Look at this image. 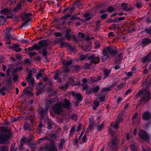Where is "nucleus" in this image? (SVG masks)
<instances>
[{
	"label": "nucleus",
	"mask_w": 151,
	"mask_h": 151,
	"mask_svg": "<svg viewBox=\"0 0 151 151\" xmlns=\"http://www.w3.org/2000/svg\"><path fill=\"white\" fill-rule=\"evenodd\" d=\"M147 58L146 57V56L143 58H142V60L143 62H145L146 61H147Z\"/></svg>",
	"instance_id": "nucleus-60"
},
{
	"label": "nucleus",
	"mask_w": 151,
	"mask_h": 151,
	"mask_svg": "<svg viewBox=\"0 0 151 151\" xmlns=\"http://www.w3.org/2000/svg\"><path fill=\"white\" fill-rule=\"evenodd\" d=\"M3 124L4 125H9V122L7 121H5L3 122Z\"/></svg>",
	"instance_id": "nucleus-63"
},
{
	"label": "nucleus",
	"mask_w": 151,
	"mask_h": 151,
	"mask_svg": "<svg viewBox=\"0 0 151 151\" xmlns=\"http://www.w3.org/2000/svg\"><path fill=\"white\" fill-rule=\"evenodd\" d=\"M23 92L24 93V94L26 93V95L29 94V95L31 96H32L33 95V93L31 91L27 89H24L23 90Z\"/></svg>",
	"instance_id": "nucleus-26"
},
{
	"label": "nucleus",
	"mask_w": 151,
	"mask_h": 151,
	"mask_svg": "<svg viewBox=\"0 0 151 151\" xmlns=\"http://www.w3.org/2000/svg\"><path fill=\"white\" fill-rule=\"evenodd\" d=\"M48 45L46 40H44L39 42L37 44H35L34 45L28 48V51H32L36 49L39 51L40 54H42L43 55L46 57L47 56V49Z\"/></svg>",
	"instance_id": "nucleus-1"
},
{
	"label": "nucleus",
	"mask_w": 151,
	"mask_h": 151,
	"mask_svg": "<svg viewBox=\"0 0 151 151\" xmlns=\"http://www.w3.org/2000/svg\"><path fill=\"white\" fill-rule=\"evenodd\" d=\"M12 30V29L11 28H6V30H5V33L9 34V32H10L11 30Z\"/></svg>",
	"instance_id": "nucleus-59"
},
{
	"label": "nucleus",
	"mask_w": 151,
	"mask_h": 151,
	"mask_svg": "<svg viewBox=\"0 0 151 151\" xmlns=\"http://www.w3.org/2000/svg\"><path fill=\"white\" fill-rule=\"evenodd\" d=\"M113 22L114 23H117L118 22V17H116L114 19H112L111 22Z\"/></svg>",
	"instance_id": "nucleus-46"
},
{
	"label": "nucleus",
	"mask_w": 151,
	"mask_h": 151,
	"mask_svg": "<svg viewBox=\"0 0 151 151\" xmlns=\"http://www.w3.org/2000/svg\"><path fill=\"white\" fill-rule=\"evenodd\" d=\"M143 118L145 120H149L151 117V114L149 112H145L143 115Z\"/></svg>",
	"instance_id": "nucleus-8"
},
{
	"label": "nucleus",
	"mask_w": 151,
	"mask_h": 151,
	"mask_svg": "<svg viewBox=\"0 0 151 151\" xmlns=\"http://www.w3.org/2000/svg\"><path fill=\"white\" fill-rule=\"evenodd\" d=\"M125 74L128 76H131L132 75V73L131 72L125 73Z\"/></svg>",
	"instance_id": "nucleus-53"
},
{
	"label": "nucleus",
	"mask_w": 151,
	"mask_h": 151,
	"mask_svg": "<svg viewBox=\"0 0 151 151\" xmlns=\"http://www.w3.org/2000/svg\"><path fill=\"white\" fill-rule=\"evenodd\" d=\"M7 131V129L6 128L4 127H0V132H6Z\"/></svg>",
	"instance_id": "nucleus-35"
},
{
	"label": "nucleus",
	"mask_w": 151,
	"mask_h": 151,
	"mask_svg": "<svg viewBox=\"0 0 151 151\" xmlns=\"http://www.w3.org/2000/svg\"><path fill=\"white\" fill-rule=\"evenodd\" d=\"M99 89V86H97L96 87H93L92 88V91L94 92H96L98 91Z\"/></svg>",
	"instance_id": "nucleus-32"
},
{
	"label": "nucleus",
	"mask_w": 151,
	"mask_h": 151,
	"mask_svg": "<svg viewBox=\"0 0 151 151\" xmlns=\"http://www.w3.org/2000/svg\"><path fill=\"white\" fill-rule=\"evenodd\" d=\"M63 63L64 65H68L72 64V60H71L69 61L65 60L64 61H63Z\"/></svg>",
	"instance_id": "nucleus-25"
},
{
	"label": "nucleus",
	"mask_w": 151,
	"mask_h": 151,
	"mask_svg": "<svg viewBox=\"0 0 151 151\" xmlns=\"http://www.w3.org/2000/svg\"><path fill=\"white\" fill-rule=\"evenodd\" d=\"M55 123L51 120H49L48 122V126L47 128L50 129H52V126L54 125Z\"/></svg>",
	"instance_id": "nucleus-15"
},
{
	"label": "nucleus",
	"mask_w": 151,
	"mask_h": 151,
	"mask_svg": "<svg viewBox=\"0 0 151 151\" xmlns=\"http://www.w3.org/2000/svg\"><path fill=\"white\" fill-rule=\"evenodd\" d=\"M105 98V96H101L99 98V100L101 101H104Z\"/></svg>",
	"instance_id": "nucleus-56"
},
{
	"label": "nucleus",
	"mask_w": 151,
	"mask_h": 151,
	"mask_svg": "<svg viewBox=\"0 0 151 151\" xmlns=\"http://www.w3.org/2000/svg\"><path fill=\"white\" fill-rule=\"evenodd\" d=\"M32 70H29V73L27 75L26 79L27 81L31 79H32L33 78H32Z\"/></svg>",
	"instance_id": "nucleus-21"
},
{
	"label": "nucleus",
	"mask_w": 151,
	"mask_h": 151,
	"mask_svg": "<svg viewBox=\"0 0 151 151\" xmlns=\"http://www.w3.org/2000/svg\"><path fill=\"white\" fill-rule=\"evenodd\" d=\"M54 35H55L56 37H59L62 35L61 33H60L59 32L55 33L54 34Z\"/></svg>",
	"instance_id": "nucleus-54"
},
{
	"label": "nucleus",
	"mask_w": 151,
	"mask_h": 151,
	"mask_svg": "<svg viewBox=\"0 0 151 151\" xmlns=\"http://www.w3.org/2000/svg\"><path fill=\"white\" fill-rule=\"evenodd\" d=\"M24 129L26 130L29 128V125L27 123H25L24 125Z\"/></svg>",
	"instance_id": "nucleus-40"
},
{
	"label": "nucleus",
	"mask_w": 151,
	"mask_h": 151,
	"mask_svg": "<svg viewBox=\"0 0 151 151\" xmlns=\"http://www.w3.org/2000/svg\"><path fill=\"white\" fill-rule=\"evenodd\" d=\"M27 81L29 82V84L31 85L32 86L33 85V84L35 82L34 78L29 80Z\"/></svg>",
	"instance_id": "nucleus-38"
},
{
	"label": "nucleus",
	"mask_w": 151,
	"mask_h": 151,
	"mask_svg": "<svg viewBox=\"0 0 151 151\" xmlns=\"http://www.w3.org/2000/svg\"><path fill=\"white\" fill-rule=\"evenodd\" d=\"M6 82H7V84L9 85H11V83L12 82L11 79V78H10L9 79H8L6 81Z\"/></svg>",
	"instance_id": "nucleus-57"
},
{
	"label": "nucleus",
	"mask_w": 151,
	"mask_h": 151,
	"mask_svg": "<svg viewBox=\"0 0 151 151\" xmlns=\"http://www.w3.org/2000/svg\"><path fill=\"white\" fill-rule=\"evenodd\" d=\"M110 89L109 88H103L101 90V91L102 92H105L106 91H109Z\"/></svg>",
	"instance_id": "nucleus-48"
},
{
	"label": "nucleus",
	"mask_w": 151,
	"mask_h": 151,
	"mask_svg": "<svg viewBox=\"0 0 151 151\" xmlns=\"http://www.w3.org/2000/svg\"><path fill=\"white\" fill-rule=\"evenodd\" d=\"M19 117H15V118H13V119L12 121V122H15V121H18V120H19Z\"/></svg>",
	"instance_id": "nucleus-52"
},
{
	"label": "nucleus",
	"mask_w": 151,
	"mask_h": 151,
	"mask_svg": "<svg viewBox=\"0 0 151 151\" xmlns=\"http://www.w3.org/2000/svg\"><path fill=\"white\" fill-rule=\"evenodd\" d=\"M88 59L89 60H91L95 64H97L100 62V58L99 57H95L94 55H92L89 56Z\"/></svg>",
	"instance_id": "nucleus-7"
},
{
	"label": "nucleus",
	"mask_w": 151,
	"mask_h": 151,
	"mask_svg": "<svg viewBox=\"0 0 151 151\" xmlns=\"http://www.w3.org/2000/svg\"><path fill=\"white\" fill-rule=\"evenodd\" d=\"M121 7L123 10L126 11L131 10L133 9L132 8V7H128L127 5L124 3H122V4Z\"/></svg>",
	"instance_id": "nucleus-11"
},
{
	"label": "nucleus",
	"mask_w": 151,
	"mask_h": 151,
	"mask_svg": "<svg viewBox=\"0 0 151 151\" xmlns=\"http://www.w3.org/2000/svg\"><path fill=\"white\" fill-rule=\"evenodd\" d=\"M29 142V140L26 138V137H23L21 139V142Z\"/></svg>",
	"instance_id": "nucleus-33"
},
{
	"label": "nucleus",
	"mask_w": 151,
	"mask_h": 151,
	"mask_svg": "<svg viewBox=\"0 0 151 151\" xmlns=\"http://www.w3.org/2000/svg\"><path fill=\"white\" fill-rule=\"evenodd\" d=\"M70 70L68 68H65L63 69V72L65 73H68L69 72Z\"/></svg>",
	"instance_id": "nucleus-49"
},
{
	"label": "nucleus",
	"mask_w": 151,
	"mask_h": 151,
	"mask_svg": "<svg viewBox=\"0 0 151 151\" xmlns=\"http://www.w3.org/2000/svg\"><path fill=\"white\" fill-rule=\"evenodd\" d=\"M68 50L71 51H74L75 50V48L74 47L70 45H68Z\"/></svg>",
	"instance_id": "nucleus-37"
},
{
	"label": "nucleus",
	"mask_w": 151,
	"mask_h": 151,
	"mask_svg": "<svg viewBox=\"0 0 151 151\" xmlns=\"http://www.w3.org/2000/svg\"><path fill=\"white\" fill-rule=\"evenodd\" d=\"M69 84L71 85H75L76 84L74 83L73 80L72 78H69L68 79Z\"/></svg>",
	"instance_id": "nucleus-36"
},
{
	"label": "nucleus",
	"mask_w": 151,
	"mask_h": 151,
	"mask_svg": "<svg viewBox=\"0 0 151 151\" xmlns=\"http://www.w3.org/2000/svg\"><path fill=\"white\" fill-rule=\"evenodd\" d=\"M9 137L7 135L0 134V144H7L9 142Z\"/></svg>",
	"instance_id": "nucleus-3"
},
{
	"label": "nucleus",
	"mask_w": 151,
	"mask_h": 151,
	"mask_svg": "<svg viewBox=\"0 0 151 151\" xmlns=\"http://www.w3.org/2000/svg\"><path fill=\"white\" fill-rule=\"evenodd\" d=\"M107 14H104L101 16V18L102 19H105L107 17Z\"/></svg>",
	"instance_id": "nucleus-51"
},
{
	"label": "nucleus",
	"mask_w": 151,
	"mask_h": 151,
	"mask_svg": "<svg viewBox=\"0 0 151 151\" xmlns=\"http://www.w3.org/2000/svg\"><path fill=\"white\" fill-rule=\"evenodd\" d=\"M131 151H138V148L134 145H132L130 146Z\"/></svg>",
	"instance_id": "nucleus-24"
},
{
	"label": "nucleus",
	"mask_w": 151,
	"mask_h": 151,
	"mask_svg": "<svg viewBox=\"0 0 151 151\" xmlns=\"http://www.w3.org/2000/svg\"><path fill=\"white\" fill-rule=\"evenodd\" d=\"M125 85V83H122L119 86V87L120 88H122L124 87Z\"/></svg>",
	"instance_id": "nucleus-58"
},
{
	"label": "nucleus",
	"mask_w": 151,
	"mask_h": 151,
	"mask_svg": "<svg viewBox=\"0 0 151 151\" xmlns=\"http://www.w3.org/2000/svg\"><path fill=\"white\" fill-rule=\"evenodd\" d=\"M10 68H9L7 69V70L6 71V74L7 75V76H8L9 75L10 72Z\"/></svg>",
	"instance_id": "nucleus-61"
},
{
	"label": "nucleus",
	"mask_w": 151,
	"mask_h": 151,
	"mask_svg": "<svg viewBox=\"0 0 151 151\" xmlns=\"http://www.w3.org/2000/svg\"><path fill=\"white\" fill-rule=\"evenodd\" d=\"M75 126H74L73 127H72L70 131L69 135L70 136H72L74 132L75 131Z\"/></svg>",
	"instance_id": "nucleus-30"
},
{
	"label": "nucleus",
	"mask_w": 151,
	"mask_h": 151,
	"mask_svg": "<svg viewBox=\"0 0 151 151\" xmlns=\"http://www.w3.org/2000/svg\"><path fill=\"white\" fill-rule=\"evenodd\" d=\"M42 76V74L41 73H38L36 76V78L37 79H39L40 77Z\"/></svg>",
	"instance_id": "nucleus-50"
},
{
	"label": "nucleus",
	"mask_w": 151,
	"mask_h": 151,
	"mask_svg": "<svg viewBox=\"0 0 151 151\" xmlns=\"http://www.w3.org/2000/svg\"><path fill=\"white\" fill-rule=\"evenodd\" d=\"M8 148L6 146L1 147H0V151H8Z\"/></svg>",
	"instance_id": "nucleus-28"
},
{
	"label": "nucleus",
	"mask_w": 151,
	"mask_h": 151,
	"mask_svg": "<svg viewBox=\"0 0 151 151\" xmlns=\"http://www.w3.org/2000/svg\"><path fill=\"white\" fill-rule=\"evenodd\" d=\"M47 109L46 110H44L43 109H40V113L41 115H42L45 114V112L46 111Z\"/></svg>",
	"instance_id": "nucleus-44"
},
{
	"label": "nucleus",
	"mask_w": 151,
	"mask_h": 151,
	"mask_svg": "<svg viewBox=\"0 0 151 151\" xmlns=\"http://www.w3.org/2000/svg\"><path fill=\"white\" fill-rule=\"evenodd\" d=\"M47 138V137H42L39 139L38 140V141L40 143L42 142V141H43L46 140Z\"/></svg>",
	"instance_id": "nucleus-42"
},
{
	"label": "nucleus",
	"mask_w": 151,
	"mask_h": 151,
	"mask_svg": "<svg viewBox=\"0 0 151 151\" xmlns=\"http://www.w3.org/2000/svg\"><path fill=\"white\" fill-rule=\"evenodd\" d=\"M72 95L73 96L76 97L77 100L78 101H81L82 99L81 95L78 93L74 92L73 93Z\"/></svg>",
	"instance_id": "nucleus-14"
},
{
	"label": "nucleus",
	"mask_w": 151,
	"mask_h": 151,
	"mask_svg": "<svg viewBox=\"0 0 151 151\" xmlns=\"http://www.w3.org/2000/svg\"><path fill=\"white\" fill-rule=\"evenodd\" d=\"M22 7V5L21 4H17V6L14 9V10L16 12L19 9H21Z\"/></svg>",
	"instance_id": "nucleus-19"
},
{
	"label": "nucleus",
	"mask_w": 151,
	"mask_h": 151,
	"mask_svg": "<svg viewBox=\"0 0 151 151\" xmlns=\"http://www.w3.org/2000/svg\"><path fill=\"white\" fill-rule=\"evenodd\" d=\"M89 16V14L88 13H86L84 15V17L86 18V19L88 20L91 19V17H88Z\"/></svg>",
	"instance_id": "nucleus-43"
},
{
	"label": "nucleus",
	"mask_w": 151,
	"mask_h": 151,
	"mask_svg": "<svg viewBox=\"0 0 151 151\" xmlns=\"http://www.w3.org/2000/svg\"><path fill=\"white\" fill-rule=\"evenodd\" d=\"M107 52L108 51L107 50V47L106 49H104L103 53L104 55L106 57V58H104L103 56L101 57V59L104 61L105 60H106V58H109V56L108 55Z\"/></svg>",
	"instance_id": "nucleus-10"
},
{
	"label": "nucleus",
	"mask_w": 151,
	"mask_h": 151,
	"mask_svg": "<svg viewBox=\"0 0 151 151\" xmlns=\"http://www.w3.org/2000/svg\"><path fill=\"white\" fill-rule=\"evenodd\" d=\"M47 151H57V149L55 145L52 144L49 147L46 149Z\"/></svg>",
	"instance_id": "nucleus-12"
},
{
	"label": "nucleus",
	"mask_w": 151,
	"mask_h": 151,
	"mask_svg": "<svg viewBox=\"0 0 151 151\" xmlns=\"http://www.w3.org/2000/svg\"><path fill=\"white\" fill-rule=\"evenodd\" d=\"M27 53L29 54L30 57H32L37 55V53L35 52H29L28 51H27Z\"/></svg>",
	"instance_id": "nucleus-34"
},
{
	"label": "nucleus",
	"mask_w": 151,
	"mask_h": 151,
	"mask_svg": "<svg viewBox=\"0 0 151 151\" xmlns=\"http://www.w3.org/2000/svg\"><path fill=\"white\" fill-rule=\"evenodd\" d=\"M13 49L16 52H19L21 50V48L20 47H14Z\"/></svg>",
	"instance_id": "nucleus-45"
},
{
	"label": "nucleus",
	"mask_w": 151,
	"mask_h": 151,
	"mask_svg": "<svg viewBox=\"0 0 151 151\" xmlns=\"http://www.w3.org/2000/svg\"><path fill=\"white\" fill-rule=\"evenodd\" d=\"M114 9L113 7L110 6L107 9V11L109 12H112L114 11Z\"/></svg>",
	"instance_id": "nucleus-47"
},
{
	"label": "nucleus",
	"mask_w": 151,
	"mask_h": 151,
	"mask_svg": "<svg viewBox=\"0 0 151 151\" xmlns=\"http://www.w3.org/2000/svg\"><path fill=\"white\" fill-rule=\"evenodd\" d=\"M122 99L121 97H118L116 100L117 103H119L122 101Z\"/></svg>",
	"instance_id": "nucleus-55"
},
{
	"label": "nucleus",
	"mask_w": 151,
	"mask_h": 151,
	"mask_svg": "<svg viewBox=\"0 0 151 151\" xmlns=\"http://www.w3.org/2000/svg\"><path fill=\"white\" fill-rule=\"evenodd\" d=\"M107 50L110 55L113 56H114L118 53L116 49L109 46L107 47Z\"/></svg>",
	"instance_id": "nucleus-6"
},
{
	"label": "nucleus",
	"mask_w": 151,
	"mask_h": 151,
	"mask_svg": "<svg viewBox=\"0 0 151 151\" xmlns=\"http://www.w3.org/2000/svg\"><path fill=\"white\" fill-rule=\"evenodd\" d=\"M122 119L121 118H119L117 119L116 121V124L114 126V128L115 129L117 128L118 127V124L120 122V121Z\"/></svg>",
	"instance_id": "nucleus-16"
},
{
	"label": "nucleus",
	"mask_w": 151,
	"mask_h": 151,
	"mask_svg": "<svg viewBox=\"0 0 151 151\" xmlns=\"http://www.w3.org/2000/svg\"><path fill=\"white\" fill-rule=\"evenodd\" d=\"M6 33V36L5 37V38L7 40H9L10 38V36L8 35V33Z\"/></svg>",
	"instance_id": "nucleus-64"
},
{
	"label": "nucleus",
	"mask_w": 151,
	"mask_h": 151,
	"mask_svg": "<svg viewBox=\"0 0 151 151\" xmlns=\"http://www.w3.org/2000/svg\"><path fill=\"white\" fill-rule=\"evenodd\" d=\"M9 12L7 9H5L0 11V14H7Z\"/></svg>",
	"instance_id": "nucleus-18"
},
{
	"label": "nucleus",
	"mask_w": 151,
	"mask_h": 151,
	"mask_svg": "<svg viewBox=\"0 0 151 151\" xmlns=\"http://www.w3.org/2000/svg\"><path fill=\"white\" fill-rule=\"evenodd\" d=\"M146 57L147 58V60L148 62H150L151 60V53H149L147 55Z\"/></svg>",
	"instance_id": "nucleus-39"
},
{
	"label": "nucleus",
	"mask_w": 151,
	"mask_h": 151,
	"mask_svg": "<svg viewBox=\"0 0 151 151\" xmlns=\"http://www.w3.org/2000/svg\"><path fill=\"white\" fill-rule=\"evenodd\" d=\"M136 96L141 97V102L146 103L148 101L151 99V94L150 91L147 88L145 89H142L138 93Z\"/></svg>",
	"instance_id": "nucleus-2"
},
{
	"label": "nucleus",
	"mask_w": 151,
	"mask_h": 151,
	"mask_svg": "<svg viewBox=\"0 0 151 151\" xmlns=\"http://www.w3.org/2000/svg\"><path fill=\"white\" fill-rule=\"evenodd\" d=\"M6 20L5 17L2 15L0 16V24H4L6 22Z\"/></svg>",
	"instance_id": "nucleus-20"
},
{
	"label": "nucleus",
	"mask_w": 151,
	"mask_h": 151,
	"mask_svg": "<svg viewBox=\"0 0 151 151\" xmlns=\"http://www.w3.org/2000/svg\"><path fill=\"white\" fill-rule=\"evenodd\" d=\"M104 79L107 78L109 76V74L110 73V71L106 69L104 70Z\"/></svg>",
	"instance_id": "nucleus-23"
},
{
	"label": "nucleus",
	"mask_w": 151,
	"mask_h": 151,
	"mask_svg": "<svg viewBox=\"0 0 151 151\" xmlns=\"http://www.w3.org/2000/svg\"><path fill=\"white\" fill-rule=\"evenodd\" d=\"M104 126V124L102 123V124L96 126V127L97 128V130L100 131L103 128Z\"/></svg>",
	"instance_id": "nucleus-29"
},
{
	"label": "nucleus",
	"mask_w": 151,
	"mask_h": 151,
	"mask_svg": "<svg viewBox=\"0 0 151 151\" xmlns=\"http://www.w3.org/2000/svg\"><path fill=\"white\" fill-rule=\"evenodd\" d=\"M54 112L57 114H60L63 111V109L61 104H56L53 108Z\"/></svg>",
	"instance_id": "nucleus-4"
},
{
	"label": "nucleus",
	"mask_w": 151,
	"mask_h": 151,
	"mask_svg": "<svg viewBox=\"0 0 151 151\" xmlns=\"http://www.w3.org/2000/svg\"><path fill=\"white\" fill-rule=\"evenodd\" d=\"M30 20H31V19L29 18L26 21H25L22 24V27H24V26L26 27V25L27 24L28 22H29L30 21Z\"/></svg>",
	"instance_id": "nucleus-41"
},
{
	"label": "nucleus",
	"mask_w": 151,
	"mask_h": 151,
	"mask_svg": "<svg viewBox=\"0 0 151 151\" xmlns=\"http://www.w3.org/2000/svg\"><path fill=\"white\" fill-rule=\"evenodd\" d=\"M62 105L63 108H69L70 107V103L68 101L65 100L63 103L62 104Z\"/></svg>",
	"instance_id": "nucleus-13"
},
{
	"label": "nucleus",
	"mask_w": 151,
	"mask_h": 151,
	"mask_svg": "<svg viewBox=\"0 0 151 151\" xmlns=\"http://www.w3.org/2000/svg\"><path fill=\"white\" fill-rule=\"evenodd\" d=\"M117 143V139L116 138L113 139L111 142V147L112 148H113Z\"/></svg>",
	"instance_id": "nucleus-17"
},
{
	"label": "nucleus",
	"mask_w": 151,
	"mask_h": 151,
	"mask_svg": "<svg viewBox=\"0 0 151 151\" xmlns=\"http://www.w3.org/2000/svg\"><path fill=\"white\" fill-rule=\"evenodd\" d=\"M151 42V40L150 39L144 38L142 40V44L143 46H145L146 45L150 43Z\"/></svg>",
	"instance_id": "nucleus-9"
},
{
	"label": "nucleus",
	"mask_w": 151,
	"mask_h": 151,
	"mask_svg": "<svg viewBox=\"0 0 151 151\" xmlns=\"http://www.w3.org/2000/svg\"><path fill=\"white\" fill-rule=\"evenodd\" d=\"M23 92L24 93V94L26 93V95L29 94V95L31 96H32L33 95V93L31 91L27 89H24L23 90Z\"/></svg>",
	"instance_id": "nucleus-27"
},
{
	"label": "nucleus",
	"mask_w": 151,
	"mask_h": 151,
	"mask_svg": "<svg viewBox=\"0 0 151 151\" xmlns=\"http://www.w3.org/2000/svg\"><path fill=\"white\" fill-rule=\"evenodd\" d=\"M32 16V14L30 13L26 14L24 15V17H22V19L24 20L27 19L28 18L31 17Z\"/></svg>",
	"instance_id": "nucleus-31"
},
{
	"label": "nucleus",
	"mask_w": 151,
	"mask_h": 151,
	"mask_svg": "<svg viewBox=\"0 0 151 151\" xmlns=\"http://www.w3.org/2000/svg\"><path fill=\"white\" fill-rule=\"evenodd\" d=\"M139 80V79L137 78V79H136L135 80L133 81L132 82V84H135L136 83H137V82Z\"/></svg>",
	"instance_id": "nucleus-62"
},
{
	"label": "nucleus",
	"mask_w": 151,
	"mask_h": 151,
	"mask_svg": "<svg viewBox=\"0 0 151 151\" xmlns=\"http://www.w3.org/2000/svg\"><path fill=\"white\" fill-rule=\"evenodd\" d=\"M140 137L145 140H147L149 139V137L145 131L141 130L139 133Z\"/></svg>",
	"instance_id": "nucleus-5"
},
{
	"label": "nucleus",
	"mask_w": 151,
	"mask_h": 151,
	"mask_svg": "<svg viewBox=\"0 0 151 151\" xmlns=\"http://www.w3.org/2000/svg\"><path fill=\"white\" fill-rule=\"evenodd\" d=\"M64 142V140L63 139H61L60 142L59 143L58 145V146L59 149L61 150L63 148V145Z\"/></svg>",
	"instance_id": "nucleus-22"
}]
</instances>
